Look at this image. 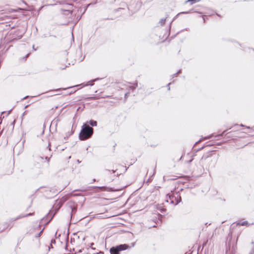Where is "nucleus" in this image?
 <instances>
[{"label": "nucleus", "instance_id": "nucleus-4", "mask_svg": "<svg viewBox=\"0 0 254 254\" xmlns=\"http://www.w3.org/2000/svg\"><path fill=\"white\" fill-rule=\"evenodd\" d=\"M128 247V245L126 244L120 245L116 247H112L110 249L111 254H119L120 251L125 250Z\"/></svg>", "mask_w": 254, "mask_h": 254}, {"label": "nucleus", "instance_id": "nucleus-34", "mask_svg": "<svg viewBox=\"0 0 254 254\" xmlns=\"http://www.w3.org/2000/svg\"><path fill=\"white\" fill-rule=\"evenodd\" d=\"M106 171H108V172H110V170H107Z\"/></svg>", "mask_w": 254, "mask_h": 254}, {"label": "nucleus", "instance_id": "nucleus-15", "mask_svg": "<svg viewBox=\"0 0 254 254\" xmlns=\"http://www.w3.org/2000/svg\"><path fill=\"white\" fill-rule=\"evenodd\" d=\"M181 69H180V70H179L178 71V72H177V73H175V74H173V75H172L173 78H174V77H176V76H177L178 74V73H180V72H181Z\"/></svg>", "mask_w": 254, "mask_h": 254}, {"label": "nucleus", "instance_id": "nucleus-11", "mask_svg": "<svg viewBox=\"0 0 254 254\" xmlns=\"http://www.w3.org/2000/svg\"><path fill=\"white\" fill-rule=\"evenodd\" d=\"M200 0H188L187 2H189L191 4H192L194 3H195L197 1H199Z\"/></svg>", "mask_w": 254, "mask_h": 254}, {"label": "nucleus", "instance_id": "nucleus-32", "mask_svg": "<svg viewBox=\"0 0 254 254\" xmlns=\"http://www.w3.org/2000/svg\"><path fill=\"white\" fill-rule=\"evenodd\" d=\"M240 126L241 127H244V126L243 124H241Z\"/></svg>", "mask_w": 254, "mask_h": 254}, {"label": "nucleus", "instance_id": "nucleus-9", "mask_svg": "<svg viewBox=\"0 0 254 254\" xmlns=\"http://www.w3.org/2000/svg\"><path fill=\"white\" fill-rule=\"evenodd\" d=\"M32 215V214H31V213H29V214H27L26 215H25V216H30V215ZM25 217V216L20 215V216H19L18 217H17V218H16L14 219H13V221H16V220H18V219H20V218H22V217Z\"/></svg>", "mask_w": 254, "mask_h": 254}, {"label": "nucleus", "instance_id": "nucleus-7", "mask_svg": "<svg viewBox=\"0 0 254 254\" xmlns=\"http://www.w3.org/2000/svg\"><path fill=\"white\" fill-rule=\"evenodd\" d=\"M96 188L99 189L102 191H110L112 190V188H107L106 187H97Z\"/></svg>", "mask_w": 254, "mask_h": 254}, {"label": "nucleus", "instance_id": "nucleus-14", "mask_svg": "<svg viewBox=\"0 0 254 254\" xmlns=\"http://www.w3.org/2000/svg\"><path fill=\"white\" fill-rule=\"evenodd\" d=\"M21 9L20 8H18V9H10L9 10V12H17L18 11V10Z\"/></svg>", "mask_w": 254, "mask_h": 254}, {"label": "nucleus", "instance_id": "nucleus-33", "mask_svg": "<svg viewBox=\"0 0 254 254\" xmlns=\"http://www.w3.org/2000/svg\"><path fill=\"white\" fill-rule=\"evenodd\" d=\"M247 128H250V127H247Z\"/></svg>", "mask_w": 254, "mask_h": 254}, {"label": "nucleus", "instance_id": "nucleus-20", "mask_svg": "<svg viewBox=\"0 0 254 254\" xmlns=\"http://www.w3.org/2000/svg\"><path fill=\"white\" fill-rule=\"evenodd\" d=\"M42 231H41V232H40L38 234V235L37 236V237H40V235H41V233H42Z\"/></svg>", "mask_w": 254, "mask_h": 254}, {"label": "nucleus", "instance_id": "nucleus-8", "mask_svg": "<svg viewBox=\"0 0 254 254\" xmlns=\"http://www.w3.org/2000/svg\"><path fill=\"white\" fill-rule=\"evenodd\" d=\"M90 125L92 127H96L97 125V123L95 121L91 120L89 122Z\"/></svg>", "mask_w": 254, "mask_h": 254}, {"label": "nucleus", "instance_id": "nucleus-21", "mask_svg": "<svg viewBox=\"0 0 254 254\" xmlns=\"http://www.w3.org/2000/svg\"><path fill=\"white\" fill-rule=\"evenodd\" d=\"M166 210V209L165 208H162L161 209V212H163L164 211H165Z\"/></svg>", "mask_w": 254, "mask_h": 254}, {"label": "nucleus", "instance_id": "nucleus-16", "mask_svg": "<svg viewBox=\"0 0 254 254\" xmlns=\"http://www.w3.org/2000/svg\"><path fill=\"white\" fill-rule=\"evenodd\" d=\"M67 66L66 65H64L63 66L60 67V68L62 69H64L66 68Z\"/></svg>", "mask_w": 254, "mask_h": 254}, {"label": "nucleus", "instance_id": "nucleus-31", "mask_svg": "<svg viewBox=\"0 0 254 254\" xmlns=\"http://www.w3.org/2000/svg\"><path fill=\"white\" fill-rule=\"evenodd\" d=\"M112 171L113 172V173H115L116 172V170H112Z\"/></svg>", "mask_w": 254, "mask_h": 254}, {"label": "nucleus", "instance_id": "nucleus-2", "mask_svg": "<svg viewBox=\"0 0 254 254\" xmlns=\"http://www.w3.org/2000/svg\"><path fill=\"white\" fill-rule=\"evenodd\" d=\"M181 198L178 193L168 194L166 197V201L175 205L178 204L181 201Z\"/></svg>", "mask_w": 254, "mask_h": 254}, {"label": "nucleus", "instance_id": "nucleus-26", "mask_svg": "<svg viewBox=\"0 0 254 254\" xmlns=\"http://www.w3.org/2000/svg\"><path fill=\"white\" fill-rule=\"evenodd\" d=\"M50 146H51V144L50 143H49L48 147L49 148V150H50Z\"/></svg>", "mask_w": 254, "mask_h": 254}, {"label": "nucleus", "instance_id": "nucleus-22", "mask_svg": "<svg viewBox=\"0 0 254 254\" xmlns=\"http://www.w3.org/2000/svg\"><path fill=\"white\" fill-rule=\"evenodd\" d=\"M128 94H129V92H127V93H126V94H125V97H126L128 96Z\"/></svg>", "mask_w": 254, "mask_h": 254}, {"label": "nucleus", "instance_id": "nucleus-28", "mask_svg": "<svg viewBox=\"0 0 254 254\" xmlns=\"http://www.w3.org/2000/svg\"><path fill=\"white\" fill-rule=\"evenodd\" d=\"M225 131H226V130L224 131L223 132V133H222L221 134H220L219 135H223V134L224 132H225Z\"/></svg>", "mask_w": 254, "mask_h": 254}, {"label": "nucleus", "instance_id": "nucleus-36", "mask_svg": "<svg viewBox=\"0 0 254 254\" xmlns=\"http://www.w3.org/2000/svg\"><path fill=\"white\" fill-rule=\"evenodd\" d=\"M230 254H234L233 252L231 253V254L230 253Z\"/></svg>", "mask_w": 254, "mask_h": 254}, {"label": "nucleus", "instance_id": "nucleus-13", "mask_svg": "<svg viewBox=\"0 0 254 254\" xmlns=\"http://www.w3.org/2000/svg\"><path fill=\"white\" fill-rule=\"evenodd\" d=\"M134 86H130L129 89L134 90L136 87H137V84L136 83H134Z\"/></svg>", "mask_w": 254, "mask_h": 254}, {"label": "nucleus", "instance_id": "nucleus-6", "mask_svg": "<svg viewBox=\"0 0 254 254\" xmlns=\"http://www.w3.org/2000/svg\"><path fill=\"white\" fill-rule=\"evenodd\" d=\"M237 225L249 226L250 224L247 221L240 220L237 222Z\"/></svg>", "mask_w": 254, "mask_h": 254}, {"label": "nucleus", "instance_id": "nucleus-5", "mask_svg": "<svg viewBox=\"0 0 254 254\" xmlns=\"http://www.w3.org/2000/svg\"><path fill=\"white\" fill-rule=\"evenodd\" d=\"M70 197V195L69 194H67L62 197L61 199L57 200V206H55V208L57 209V211L63 205V204L67 201Z\"/></svg>", "mask_w": 254, "mask_h": 254}, {"label": "nucleus", "instance_id": "nucleus-3", "mask_svg": "<svg viewBox=\"0 0 254 254\" xmlns=\"http://www.w3.org/2000/svg\"><path fill=\"white\" fill-rule=\"evenodd\" d=\"M101 78H95L94 79H92V80H91L90 81H89L88 82H87L86 83H81L80 84H79V85H74V86H70V87H66V88H59V89H56V90H51L50 91V92H59L60 90H65L67 89H70V88H74V87H78L79 86L80 88L84 87V86H88V85H91V86H92L93 85V82H95V81H96L99 79H101Z\"/></svg>", "mask_w": 254, "mask_h": 254}, {"label": "nucleus", "instance_id": "nucleus-19", "mask_svg": "<svg viewBox=\"0 0 254 254\" xmlns=\"http://www.w3.org/2000/svg\"><path fill=\"white\" fill-rule=\"evenodd\" d=\"M76 91L74 90V91H73V90H71V91L69 93V94H71L72 93H73L75 92Z\"/></svg>", "mask_w": 254, "mask_h": 254}, {"label": "nucleus", "instance_id": "nucleus-35", "mask_svg": "<svg viewBox=\"0 0 254 254\" xmlns=\"http://www.w3.org/2000/svg\"><path fill=\"white\" fill-rule=\"evenodd\" d=\"M202 18H203V19H204V16H202ZM205 21V20H204V22Z\"/></svg>", "mask_w": 254, "mask_h": 254}, {"label": "nucleus", "instance_id": "nucleus-29", "mask_svg": "<svg viewBox=\"0 0 254 254\" xmlns=\"http://www.w3.org/2000/svg\"><path fill=\"white\" fill-rule=\"evenodd\" d=\"M201 139H200V140H198L197 142H196V143H199V142H200V141H201Z\"/></svg>", "mask_w": 254, "mask_h": 254}, {"label": "nucleus", "instance_id": "nucleus-37", "mask_svg": "<svg viewBox=\"0 0 254 254\" xmlns=\"http://www.w3.org/2000/svg\"><path fill=\"white\" fill-rule=\"evenodd\" d=\"M226 254H228V251L226 252Z\"/></svg>", "mask_w": 254, "mask_h": 254}, {"label": "nucleus", "instance_id": "nucleus-24", "mask_svg": "<svg viewBox=\"0 0 254 254\" xmlns=\"http://www.w3.org/2000/svg\"><path fill=\"white\" fill-rule=\"evenodd\" d=\"M171 84V83H169L168 84V90H170V87H169V85Z\"/></svg>", "mask_w": 254, "mask_h": 254}, {"label": "nucleus", "instance_id": "nucleus-25", "mask_svg": "<svg viewBox=\"0 0 254 254\" xmlns=\"http://www.w3.org/2000/svg\"><path fill=\"white\" fill-rule=\"evenodd\" d=\"M209 138H210V137H209V136H208V137H204V139H209Z\"/></svg>", "mask_w": 254, "mask_h": 254}, {"label": "nucleus", "instance_id": "nucleus-1", "mask_svg": "<svg viewBox=\"0 0 254 254\" xmlns=\"http://www.w3.org/2000/svg\"><path fill=\"white\" fill-rule=\"evenodd\" d=\"M93 133V129L88 125L83 124L79 134V138L81 140H86L91 137Z\"/></svg>", "mask_w": 254, "mask_h": 254}, {"label": "nucleus", "instance_id": "nucleus-18", "mask_svg": "<svg viewBox=\"0 0 254 254\" xmlns=\"http://www.w3.org/2000/svg\"><path fill=\"white\" fill-rule=\"evenodd\" d=\"M189 12H190V11L183 12H181V13H179V14H178V15H179V14H182V13H189Z\"/></svg>", "mask_w": 254, "mask_h": 254}, {"label": "nucleus", "instance_id": "nucleus-23", "mask_svg": "<svg viewBox=\"0 0 254 254\" xmlns=\"http://www.w3.org/2000/svg\"><path fill=\"white\" fill-rule=\"evenodd\" d=\"M15 120L13 121V122L11 123V125L13 126V127L14 126V123H15Z\"/></svg>", "mask_w": 254, "mask_h": 254}, {"label": "nucleus", "instance_id": "nucleus-17", "mask_svg": "<svg viewBox=\"0 0 254 254\" xmlns=\"http://www.w3.org/2000/svg\"><path fill=\"white\" fill-rule=\"evenodd\" d=\"M61 94H62V93H60V92H58V93H56V94H53V95H50V96H53V95H61Z\"/></svg>", "mask_w": 254, "mask_h": 254}, {"label": "nucleus", "instance_id": "nucleus-10", "mask_svg": "<svg viewBox=\"0 0 254 254\" xmlns=\"http://www.w3.org/2000/svg\"><path fill=\"white\" fill-rule=\"evenodd\" d=\"M166 21V18H162L159 21V23L161 25H163L165 24Z\"/></svg>", "mask_w": 254, "mask_h": 254}, {"label": "nucleus", "instance_id": "nucleus-30", "mask_svg": "<svg viewBox=\"0 0 254 254\" xmlns=\"http://www.w3.org/2000/svg\"><path fill=\"white\" fill-rule=\"evenodd\" d=\"M27 97H28V96H26V97H24V98L22 99V100L25 99L26 98H27Z\"/></svg>", "mask_w": 254, "mask_h": 254}, {"label": "nucleus", "instance_id": "nucleus-27", "mask_svg": "<svg viewBox=\"0 0 254 254\" xmlns=\"http://www.w3.org/2000/svg\"><path fill=\"white\" fill-rule=\"evenodd\" d=\"M250 254H254V250H253L250 253Z\"/></svg>", "mask_w": 254, "mask_h": 254}, {"label": "nucleus", "instance_id": "nucleus-12", "mask_svg": "<svg viewBox=\"0 0 254 254\" xmlns=\"http://www.w3.org/2000/svg\"><path fill=\"white\" fill-rule=\"evenodd\" d=\"M69 194L70 195V197L80 195V194H79V193H69Z\"/></svg>", "mask_w": 254, "mask_h": 254}]
</instances>
